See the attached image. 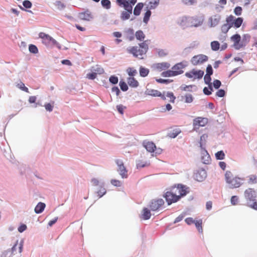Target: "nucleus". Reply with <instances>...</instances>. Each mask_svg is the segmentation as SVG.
Wrapping results in <instances>:
<instances>
[{
    "label": "nucleus",
    "instance_id": "nucleus-1",
    "mask_svg": "<svg viewBox=\"0 0 257 257\" xmlns=\"http://www.w3.org/2000/svg\"><path fill=\"white\" fill-rule=\"evenodd\" d=\"M147 41H145L139 44V47L134 46L127 49V52L132 54L134 57L139 59H143L148 49Z\"/></svg>",
    "mask_w": 257,
    "mask_h": 257
},
{
    "label": "nucleus",
    "instance_id": "nucleus-2",
    "mask_svg": "<svg viewBox=\"0 0 257 257\" xmlns=\"http://www.w3.org/2000/svg\"><path fill=\"white\" fill-rule=\"evenodd\" d=\"M225 180L229 187L232 189L238 188L242 185V180L239 177L234 176L229 171L225 172Z\"/></svg>",
    "mask_w": 257,
    "mask_h": 257
},
{
    "label": "nucleus",
    "instance_id": "nucleus-3",
    "mask_svg": "<svg viewBox=\"0 0 257 257\" xmlns=\"http://www.w3.org/2000/svg\"><path fill=\"white\" fill-rule=\"evenodd\" d=\"M39 37L42 40V43L47 47H52L55 46L59 50L61 49L60 44L48 34L40 32L39 34Z\"/></svg>",
    "mask_w": 257,
    "mask_h": 257
},
{
    "label": "nucleus",
    "instance_id": "nucleus-4",
    "mask_svg": "<svg viewBox=\"0 0 257 257\" xmlns=\"http://www.w3.org/2000/svg\"><path fill=\"white\" fill-rule=\"evenodd\" d=\"M137 2V0H116V4L125 11H133V7Z\"/></svg>",
    "mask_w": 257,
    "mask_h": 257
},
{
    "label": "nucleus",
    "instance_id": "nucleus-5",
    "mask_svg": "<svg viewBox=\"0 0 257 257\" xmlns=\"http://www.w3.org/2000/svg\"><path fill=\"white\" fill-rule=\"evenodd\" d=\"M204 71L201 70L193 69L191 71L185 73V75L188 78L192 79L193 80L195 79H200L204 75Z\"/></svg>",
    "mask_w": 257,
    "mask_h": 257
},
{
    "label": "nucleus",
    "instance_id": "nucleus-6",
    "mask_svg": "<svg viewBox=\"0 0 257 257\" xmlns=\"http://www.w3.org/2000/svg\"><path fill=\"white\" fill-rule=\"evenodd\" d=\"M166 201L168 205H170L173 203L177 202L180 198L179 196L177 195L176 192H175L172 189L171 191H167L165 195Z\"/></svg>",
    "mask_w": 257,
    "mask_h": 257
},
{
    "label": "nucleus",
    "instance_id": "nucleus-7",
    "mask_svg": "<svg viewBox=\"0 0 257 257\" xmlns=\"http://www.w3.org/2000/svg\"><path fill=\"white\" fill-rule=\"evenodd\" d=\"M208 59L206 55L199 54L193 56L191 59V63L194 66L199 65L206 62Z\"/></svg>",
    "mask_w": 257,
    "mask_h": 257
},
{
    "label": "nucleus",
    "instance_id": "nucleus-8",
    "mask_svg": "<svg viewBox=\"0 0 257 257\" xmlns=\"http://www.w3.org/2000/svg\"><path fill=\"white\" fill-rule=\"evenodd\" d=\"M208 123V119L202 117H196L193 120V130H198L200 127L205 126Z\"/></svg>",
    "mask_w": 257,
    "mask_h": 257
},
{
    "label": "nucleus",
    "instance_id": "nucleus-9",
    "mask_svg": "<svg viewBox=\"0 0 257 257\" xmlns=\"http://www.w3.org/2000/svg\"><path fill=\"white\" fill-rule=\"evenodd\" d=\"M115 163L117 165V171L119 172L120 175L122 178H126L127 177V171L125 167L124 166L122 160L117 159L115 160Z\"/></svg>",
    "mask_w": 257,
    "mask_h": 257
},
{
    "label": "nucleus",
    "instance_id": "nucleus-10",
    "mask_svg": "<svg viewBox=\"0 0 257 257\" xmlns=\"http://www.w3.org/2000/svg\"><path fill=\"white\" fill-rule=\"evenodd\" d=\"M163 199H157L152 200L149 205V207L152 211H157L160 209L164 204Z\"/></svg>",
    "mask_w": 257,
    "mask_h": 257
},
{
    "label": "nucleus",
    "instance_id": "nucleus-11",
    "mask_svg": "<svg viewBox=\"0 0 257 257\" xmlns=\"http://www.w3.org/2000/svg\"><path fill=\"white\" fill-rule=\"evenodd\" d=\"M173 189L175 192H176L180 198L185 196L189 192L188 188L181 184H178L177 187H174Z\"/></svg>",
    "mask_w": 257,
    "mask_h": 257
},
{
    "label": "nucleus",
    "instance_id": "nucleus-12",
    "mask_svg": "<svg viewBox=\"0 0 257 257\" xmlns=\"http://www.w3.org/2000/svg\"><path fill=\"white\" fill-rule=\"evenodd\" d=\"M78 17L80 19L86 21H90L93 19V13L89 10L79 13Z\"/></svg>",
    "mask_w": 257,
    "mask_h": 257
},
{
    "label": "nucleus",
    "instance_id": "nucleus-13",
    "mask_svg": "<svg viewBox=\"0 0 257 257\" xmlns=\"http://www.w3.org/2000/svg\"><path fill=\"white\" fill-rule=\"evenodd\" d=\"M244 197L247 200L254 201L256 197L255 191L252 188H248L244 191Z\"/></svg>",
    "mask_w": 257,
    "mask_h": 257
},
{
    "label": "nucleus",
    "instance_id": "nucleus-14",
    "mask_svg": "<svg viewBox=\"0 0 257 257\" xmlns=\"http://www.w3.org/2000/svg\"><path fill=\"white\" fill-rule=\"evenodd\" d=\"M146 94L149 95H151L152 96H159L161 98L165 100L166 99V97L164 94H162L161 92L157 90H155L153 89L147 88L145 92Z\"/></svg>",
    "mask_w": 257,
    "mask_h": 257
},
{
    "label": "nucleus",
    "instance_id": "nucleus-15",
    "mask_svg": "<svg viewBox=\"0 0 257 257\" xmlns=\"http://www.w3.org/2000/svg\"><path fill=\"white\" fill-rule=\"evenodd\" d=\"M24 240H21L20 242L19 243L18 240H17L14 245L12 247L11 251L12 254H16L17 253V249L16 247L17 245H19V249L18 252L21 253L23 251V246H24Z\"/></svg>",
    "mask_w": 257,
    "mask_h": 257
},
{
    "label": "nucleus",
    "instance_id": "nucleus-16",
    "mask_svg": "<svg viewBox=\"0 0 257 257\" xmlns=\"http://www.w3.org/2000/svg\"><path fill=\"white\" fill-rule=\"evenodd\" d=\"M143 145L146 149L151 153L154 152L156 149L155 144L152 142L145 141L143 142Z\"/></svg>",
    "mask_w": 257,
    "mask_h": 257
},
{
    "label": "nucleus",
    "instance_id": "nucleus-17",
    "mask_svg": "<svg viewBox=\"0 0 257 257\" xmlns=\"http://www.w3.org/2000/svg\"><path fill=\"white\" fill-rule=\"evenodd\" d=\"M185 67L182 63H179L175 65L172 67V69L176 73H178V75L183 73L182 69Z\"/></svg>",
    "mask_w": 257,
    "mask_h": 257
},
{
    "label": "nucleus",
    "instance_id": "nucleus-18",
    "mask_svg": "<svg viewBox=\"0 0 257 257\" xmlns=\"http://www.w3.org/2000/svg\"><path fill=\"white\" fill-rule=\"evenodd\" d=\"M240 36L238 34H235L231 37V40L234 43V46L237 49H239L241 47L239 45V43L240 41Z\"/></svg>",
    "mask_w": 257,
    "mask_h": 257
},
{
    "label": "nucleus",
    "instance_id": "nucleus-19",
    "mask_svg": "<svg viewBox=\"0 0 257 257\" xmlns=\"http://www.w3.org/2000/svg\"><path fill=\"white\" fill-rule=\"evenodd\" d=\"M211 160L209 154L206 150H203L202 152L201 161L205 164H208L210 163Z\"/></svg>",
    "mask_w": 257,
    "mask_h": 257
},
{
    "label": "nucleus",
    "instance_id": "nucleus-20",
    "mask_svg": "<svg viewBox=\"0 0 257 257\" xmlns=\"http://www.w3.org/2000/svg\"><path fill=\"white\" fill-rule=\"evenodd\" d=\"M170 67V64L168 62L157 63L156 65V68L159 71L165 70Z\"/></svg>",
    "mask_w": 257,
    "mask_h": 257
},
{
    "label": "nucleus",
    "instance_id": "nucleus-21",
    "mask_svg": "<svg viewBox=\"0 0 257 257\" xmlns=\"http://www.w3.org/2000/svg\"><path fill=\"white\" fill-rule=\"evenodd\" d=\"M191 26L194 27H198L200 26L202 23L203 20L199 17H193L191 19Z\"/></svg>",
    "mask_w": 257,
    "mask_h": 257
},
{
    "label": "nucleus",
    "instance_id": "nucleus-22",
    "mask_svg": "<svg viewBox=\"0 0 257 257\" xmlns=\"http://www.w3.org/2000/svg\"><path fill=\"white\" fill-rule=\"evenodd\" d=\"M220 19L221 17L218 15H215L212 17L210 19L211 26L212 27H215L217 26L219 24Z\"/></svg>",
    "mask_w": 257,
    "mask_h": 257
},
{
    "label": "nucleus",
    "instance_id": "nucleus-23",
    "mask_svg": "<svg viewBox=\"0 0 257 257\" xmlns=\"http://www.w3.org/2000/svg\"><path fill=\"white\" fill-rule=\"evenodd\" d=\"M144 4L142 3H139L135 7L133 13L135 16H139L141 14V11L144 7Z\"/></svg>",
    "mask_w": 257,
    "mask_h": 257
},
{
    "label": "nucleus",
    "instance_id": "nucleus-24",
    "mask_svg": "<svg viewBox=\"0 0 257 257\" xmlns=\"http://www.w3.org/2000/svg\"><path fill=\"white\" fill-rule=\"evenodd\" d=\"M160 0H152L149 3L147 8L149 10L156 9L159 5Z\"/></svg>",
    "mask_w": 257,
    "mask_h": 257
},
{
    "label": "nucleus",
    "instance_id": "nucleus-25",
    "mask_svg": "<svg viewBox=\"0 0 257 257\" xmlns=\"http://www.w3.org/2000/svg\"><path fill=\"white\" fill-rule=\"evenodd\" d=\"M133 11H122L120 15V19L122 21H125L130 19L131 15L132 14Z\"/></svg>",
    "mask_w": 257,
    "mask_h": 257
},
{
    "label": "nucleus",
    "instance_id": "nucleus-26",
    "mask_svg": "<svg viewBox=\"0 0 257 257\" xmlns=\"http://www.w3.org/2000/svg\"><path fill=\"white\" fill-rule=\"evenodd\" d=\"M127 83L132 87H137L139 85L138 81L133 77H130L127 78Z\"/></svg>",
    "mask_w": 257,
    "mask_h": 257
},
{
    "label": "nucleus",
    "instance_id": "nucleus-27",
    "mask_svg": "<svg viewBox=\"0 0 257 257\" xmlns=\"http://www.w3.org/2000/svg\"><path fill=\"white\" fill-rule=\"evenodd\" d=\"M45 206L46 205L45 203L42 202L38 203L35 208V212L37 214L41 213L44 210Z\"/></svg>",
    "mask_w": 257,
    "mask_h": 257
},
{
    "label": "nucleus",
    "instance_id": "nucleus-28",
    "mask_svg": "<svg viewBox=\"0 0 257 257\" xmlns=\"http://www.w3.org/2000/svg\"><path fill=\"white\" fill-rule=\"evenodd\" d=\"M161 75L162 76L166 77H172L178 75V73L175 72L172 69L163 72Z\"/></svg>",
    "mask_w": 257,
    "mask_h": 257
},
{
    "label": "nucleus",
    "instance_id": "nucleus-29",
    "mask_svg": "<svg viewBox=\"0 0 257 257\" xmlns=\"http://www.w3.org/2000/svg\"><path fill=\"white\" fill-rule=\"evenodd\" d=\"M151 213L150 211L147 208H144L142 212V218L144 220H148L150 218Z\"/></svg>",
    "mask_w": 257,
    "mask_h": 257
},
{
    "label": "nucleus",
    "instance_id": "nucleus-30",
    "mask_svg": "<svg viewBox=\"0 0 257 257\" xmlns=\"http://www.w3.org/2000/svg\"><path fill=\"white\" fill-rule=\"evenodd\" d=\"M206 177V173L203 170L201 172H198L195 174V178L198 181H202Z\"/></svg>",
    "mask_w": 257,
    "mask_h": 257
},
{
    "label": "nucleus",
    "instance_id": "nucleus-31",
    "mask_svg": "<svg viewBox=\"0 0 257 257\" xmlns=\"http://www.w3.org/2000/svg\"><path fill=\"white\" fill-rule=\"evenodd\" d=\"M136 37L138 40L143 41L145 38V35L141 30L138 31L135 34Z\"/></svg>",
    "mask_w": 257,
    "mask_h": 257
},
{
    "label": "nucleus",
    "instance_id": "nucleus-32",
    "mask_svg": "<svg viewBox=\"0 0 257 257\" xmlns=\"http://www.w3.org/2000/svg\"><path fill=\"white\" fill-rule=\"evenodd\" d=\"M182 100H184L186 103H191L193 100V97L190 94H187L184 96H182Z\"/></svg>",
    "mask_w": 257,
    "mask_h": 257
},
{
    "label": "nucleus",
    "instance_id": "nucleus-33",
    "mask_svg": "<svg viewBox=\"0 0 257 257\" xmlns=\"http://www.w3.org/2000/svg\"><path fill=\"white\" fill-rule=\"evenodd\" d=\"M127 37L130 41H132L134 39V31L132 28H129L126 31Z\"/></svg>",
    "mask_w": 257,
    "mask_h": 257
},
{
    "label": "nucleus",
    "instance_id": "nucleus-34",
    "mask_svg": "<svg viewBox=\"0 0 257 257\" xmlns=\"http://www.w3.org/2000/svg\"><path fill=\"white\" fill-rule=\"evenodd\" d=\"M211 48L213 51H216L219 49L220 48V44L217 41H212L211 43Z\"/></svg>",
    "mask_w": 257,
    "mask_h": 257
},
{
    "label": "nucleus",
    "instance_id": "nucleus-35",
    "mask_svg": "<svg viewBox=\"0 0 257 257\" xmlns=\"http://www.w3.org/2000/svg\"><path fill=\"white\" fill-rule=\"evenodd\" d=\"M194 224L199 232L202 233V220L199 219L195 221Z\"/></svg>",
    "mask_w": 257,
    "mask_h": 257
},
{
    "label": "nucleus",
    "instance_id": "nucleus-36",
    "mask_svg": "<svg viewBox=\"0 0 257 257\" xmlns=\"http://www.w3.org/2000/svg\"><path fill=\"white\" fill-rule=\"evenodd\" d=\"M181 133V130L179 128L173 130L169 134V136L172 138H175Z\"/></svg>",
    "mask_w": 257,
    "mask_h": 257
},
{
    "label": "nucleus",
    "instance_id": "nucleus-37",
    "mask_svg": "<svg viewBox=\"0 0 257 257\" xmlns=\"http://www.w3.org/2000/svg\"><path fill=\"white\" fill-rule=\"evenodd\" d=\"M149 73V70L147 68L141 67L140 68V74L142 77L147 76Z\"/></svg>",
    "mask_w": 257,
    "mask_h": 257
},
{
    "label": "nucleus",
    "instance_id": "nucleus-38",
    "mask_svg": "<svg viewBox=\"0 0 257 257\" xmlns=\"http://www.w3.org/2000/svg\"><path fill=\"white\" fill-rule=\"evenodd\" d=\"M248 183L253 184L257 183V176L254 175H249L248 177Z\"/></svg>",
    "mask_w": 257,
    "mask_h": 257
},
{
    "label": "nucleus",
    "instance_id": "nucleus-39",
    "mask_svg": "<svg viewBox=\"0 0 257 257\" xmlns=\"http://www.w3.org/2000/svg\"><path fill=\"white\" fill-rule=\"evenodd\" d=\"M234 21V16L230 15L226 18V24H228V25H230V27H232L233 26Z\"/></svg>",
    "mask_w": 257,
    "mask_h": 257
},
{
    "label": "nucleus",
    "instance_id": "nucleus-40",
    "mask_svg": "<svg viewBox=\"0 0 257 257\" xmlns=\"http://www.w3.org/2000/svg\"><path fill=\"white\" fill-rule=\"evenodd\" d=\"M242 22L243 19L242 18H238L235 20L234 19L233 25L235 28H238L240 27Z\"/></svg>",
    "mask_w": 257,
    "mask_h": 257
},
{
    "label": "nucleus",
    "instance_id": "nucleus-41",
    "mask_svg": "<svg viewBox=\"0 0 257 257\" xmlns=\"http://www.w3.org/2000/svg\"><path fill=\"white\" fill-rule=\"evenodd\" d=\"M101 3L102 7L106 9H109L111 7V3L109 0H102Z\"/></svg>",
    "mask_w": 257,
    "mask_h": 257
},
{
    "label": "nucleus",
    "instance_id": "nucleus-42",
    "mask_svg": "<svg viewBox=\"0 0 257 257\" xmlns=\"http://www.w3.org/2000/svg\"><path fill=\"white\" fill-rule=\"evenodd\" d=\"M151 12L150 11V10H148L147 11V12L145 13L144 15V17L143 18V21L145 23L147 24L151 17Z\"/></svg>",
    "mask_w": 257,
    "mask_h": 257
},
{
    "label": "nucleus",
    "instance_id": "nucleus-43",
    "mask_svg": "<svg viewBox=\"0 0 257 257\" xmlns=\"http://www.w3.org/2000/svg\"><path fill=\"white\" fill-rule=\"evenodd\" d=\"M54 4L57 9L59 10H62L65 7V5L60 1H56Z\"/></svg>",
    "mask_w": 257,
    "mask_h": 257
},
{
    "label": "nucleus",
    "instance_id": "nucleus-44",
    "mask_svg": "<svg viewBox=\"0 0 257 257\" xmlns=\"http://www.w3.org/2000/svg\"><path fill=\"white\" fill-rule=\"evenodd\" d=\"M166 96L169 99V101L174 103L176 99V97L172 92H168L166 94Z\"/></svg>",
    "mask_w": 257,
    "mask_h": 257
},
{
    "label": "nucleus",
    "instance_id": "nucleus-45",
    "mask_svg": "<svg viewBox=\"0 0 257 257\" xmlns=\"http://www.w3.org/2000/svg\"><path fill=\"white\" fill-rule=\"evenodd\" d=\"M29 50L31 53L34 54H37L38 53V49L37 47L35 45L33 44H31L29 45Z\"/></svg>",
    "mask_w": 257,
    "mask_h": 257
},
{
    "label": "nucleus",
    "instance_id": "nucleus-46",
    "mask_svg": "<svg viewBox=\"0 0 257 257\" xmlns=\"http://www.w3.org/2000/svg\"><path fill=\"white\" fill-rule=\"evenodd\" d=\"M215 157L218 160H223L224 158L225 154L222 151H218L215 154Z\"/></svg>",
    "mask_w": 257,
    "mask_h": 257
},
{
    "label": "nucleus",
    "instance_id": "nucleus-47",
    "mask_svg": "<svg viewBox=\"0 0 257 257\" xmlns=\"http://www.w3.org/2000/svg\"><path fill=\"white\" fill-rule=\"evenodd\" d=\"M17 86L23 91H24L27 93L29 92L28 88L26 87L24 83L22 82H21L20 83H18L17 85Z\"/></svg>",
    "mask_w": 257,
    "mask_h": 257
},
{
    "label": "nucleus",
    "instance_id": "nucleus-48",
    "mask_svg": "<svg viewBox=\"0 0 257 257\" xmlns=\"http://www.w3.org/2000/svg\"><path fill=\"white\" fill-rule=\"evenodd\" d=\"M127 72L130 76H134L137 73V70L133 68H128Z\"/></svg>",
    "mask_w": 257,
    "mask_h": 257
},
{
    "label": "nucleus",
    "instance_id": "nucleus-49",
    "mask_svg": "<svg viewBox=\"0 0 257 257\" xmlns=\"http://www.w3.org/2000/svg\"><path fill=\"white\" fill-rule=\"evenodd\" d=\"M230 25L224 24L221 27V31L223 33H227L228 30L231 28Z\"/></svg>",
    "mask_w": 257,
    "mask_h": 257
},
{
    "label": "nucleus",
    "instance_id": "nucleus-50",
    "mask_svg": "<svg viewBox=\"0 0 257 257\" xmlns=\"http://www.w3.org/2000/svg\"><path fill=\"white\" fill-rule=\"evenodd\" d=\"M119 86H120V89L123 91H125L127 90V89H128V86L125 82L120 81L119 82Z\"/></svg>",
    "mask_w": 257,
    "mask_h": 257
},
{
    "label": "nucleus",
    "instance_id": "nucleus-51",
    "mask_svg": "<svg viewBox=\"0 0 257 257\" xmlns=\"http://www.w3.org/2000/svg\"><path fill=\"white\" fill-rule=\"evenodd\" d=\"M54 102H53L52 104L50 103H46L45 104L44 106L45 107V109L50 112L52 111L53 110V108L54 107Z\"/></svg>",
    "mask_w": 257,
    "mask_h": 257
},
{
    "label": "nucleus",
    "instance_id": "nucleus-52",
    "mask_svg": "<svg viewBox=\"0 0 257 257\" xmlns=\"http://www.w3.org/2000/svg\"><path fill=\"white\" fill-rule=\"evenodd\" d=\"M193 85H182L180 87L181 89L183 91H191V88H192Z\"/></svg>",
    "mask_w": 257,
    "mask_h": 257
},
{
    "label": "nucleus",
    "instance_id": "nucleus-53",
    "mask_svg": "<svg viewBox=\"0 0 257 257\" xmlns=\"http://www.w3.org/2000/svg\"><path fill=\"white\" fill-rule=\"evenodd\" d=\"M211 75H205L204 77V82L206 84H208L209 85H210L211 84Z\"/></svg>",
    "mask_w": 257,
    "mask_h": 257
},
{
    "label": "nucleus",
    "instance_id": "nucleus-54",
    "mask_svg": "<svg viewBox=\"0 0 257 257\" xmlns=\"http://www.w3.org/2000/svg\"><path fill=\"white\" fill-rule=\"evenodd\" d=\"M156 81H157V82L160 83H166V84L169 83L173 81L172 80L164 79H161V78L157 79Z\"/></svg>",
    "mask_w": 257,
    "mask_h": 257
},
{
    "label": "nucleus",
    "instance_id": "nucleus-55",
    "mask_svg": "<svg viewBox=\"0 0 257 257\" xmlns=\"http://www.w3.org/2000/svg\"><path fill=\"white\" fill-rule=\"evenodd\" d=\"M118 78L115 76H111L109 78V81L113 84H117L118 82Z\"/></svg>",
    "mask_w": 257,
    "mask_h": 257
},
{
    "label": "nucleus",
    "instance_id": "nucleus-56",
    "mask_svg": "<svg viewBox=\"0 0 257 257\" xmlns=\"http://www.w3.org/2000/svg\"><path fill=\"white\" fill-rule=\"evenodd\" d=\"M238 198L237 196H233L231 198V203L233 205H235L237 204Z\"/></svg>",
    "mask_w": 257,
    "mask_h": 257
},
{
    "label": "nucleus",
    "instance_id": "nucleus-57",
    "mask_svg": "<svg viewBox=\"0 0 257 257\" xmlns=\"http://www.w3.org/2000/svg\"><path fill=\"white\" fill-rule=\"evenodd\" d=\"M23 5L25 8L27 9L31 8L32 6L31 2L27 0L24 1L23 3Z\"/></svg>",
    "mask_w": 257,
    "mask_h": 257
},
{
    "label": "nucleus",
    "instance_id": "nucleus-58",
    "mask_svg": "<svg viewBox=\"0 0 257 257\" xmlns=\"http://www.w3.org/2000/svg\"><path fill=\"white\" fill-rule=\"evenodd\" d=\"M106 193V190L104 188L101 187L99 190L97 191L98 195L99 197H102Z\"/></svg>",
    "mask_w": 257,
    "mask_h": 257
},
{
    "label": "nucleus",
    "instance_id": "nucleus-59",
    "mask_svg": "<svg viewBox=\"0 0 257 257\" xmlns=\"http://www.w3.org/2000/svg\"><path fill=\"white\" fill-rule=\"evenodd\" d=\"M242 8L240 7H236L234 10V13L237 16H240Z\"/></svg>",
    "mask_w": 257,
    "mask_h": 257
},
{
    "label": "nucleus",
    "instance_id": "nucleus-60",
    "mask_svg": "<svg viewBox=\"0 0 257 257\" xmlns=\"http://www.w3.org/2000/svg\"><path fill=\"white\" fill-rule=\"evenodd\" d=\"M96 76H97V75H96V73H95V72L88 73L86 75V77L88 79H91V80L94 79L96 77Z\"/></svg>",
    "mask_w": 257,
    "mask_h": 257
},
{
    "label": "nucleus",
    "instance_id": "nucleus-61",
    "mask_svg": "<svg viewBox=\"0 0 257 257\" xmlns=\"http://www.w3.org/2000/svg\"><path fill=\"white\" fill-rule=\"evenodd\" d=\"M213 73V69L211 65H208L206 68V75H211Z\"/></svg>",
    "mask_w": 257,
    "mask_h": 257
},
{
    "label": "nucleus",
    "instance_id": "nucleus-62",
    "mask_svg": "<svg viewBox=\"0 0 257 257\" xmlns=\"http://www.w3.org/2000/svg\"><path fill=\"white\" fill-rule=\"evenodd\" d=\"M185 221L188 225H191L194 223L195 220H194L192 217H188L185 219Z\"/></svg>",
    "mask_w": 257,
    "mask_h": 257
},
{
    "label": "nucleus",
    "instance_id": "nucleus-63",
    "mask_svg": "<svg viewBox=\"0 0 257 257\" xmlns=\"http://www.w3.org/2000/svg\"><path fill=\"white\" fill-rule=\"evenodd\" d=\"M167 54H168V52L165 50L161 49L158 51V55L160 57H164V56H166Z\"/></svg>",
    "mask_w": 257,
    "mask_h": 257
},
{
    "label": "nucleus",
    "instance_id": "nucleus-64",
    "mask_svg": "<svg viewBox=\"0 0 257 257\" xmlns=\"http://www.w3.org/2000/svg\"><path fill=\"white\" fill-rule=\"evenodd\" d=\"M225 91L223 89H219L216 92V95L218 97H222L225 95Z\"/></svg>",
    "mask_w": 257,
    "mask_h": 257
}]
</instances>
